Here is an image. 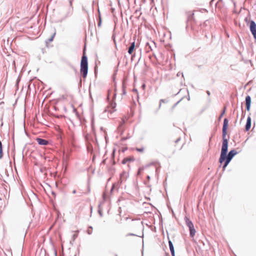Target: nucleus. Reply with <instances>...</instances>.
<instances>
[{
  "instance_id": "48",
  "label": "nucleus",
  "mask_w": 256,
  "mask_h": 256,
  "mask_svg": "<svg viewBox=\"0 0 256 256\" xmlns=\"http://www.w3.org/2000/svg\"><path fill=\"white\" fill-rule=\"evenodd\" d=\"M122 140H126V138H123Z\"/></svg>"
},
{
  "instance_id": "4",
  "label": "nucleus",
  "mask_w": 256,
  "mask_h": 256,
  "mask_svg": "<svg viewBox=\"0 0 256 256\" xmlns=\"http://www.w3.org/2000/svg\"><path fill=\"white\" fill-rule=\"evenodd\" d=\"M227 134V129H222V146H226L228 144V138H226Z\"/></svg>"
},
{
  "instance_id": "29",
  "label": "nucleus",
  "mask_w": 256,
  "mask_h": 256,
  "mask_svg": "<svg viewBox=\"0 0 256 256\" xmlns=\"http://www.w3.org/2000/svg\"><path fill=\"white\" fill-rule=\"evenodd\" d=\"M87 232L88 234H92V230H88Z\"/></svg>"
},
{
  "instance_id": "12",
  "label": "nucleus",
  "mask_w": 256,
  "mask_h": 256,
  "mask_svg": "<svg viewBox=\"0 0 256 256\" xmlns=\"http://www.w3.org/2000/svg\"><path fill=\"white\" fill-rule=\"evenodd\" d=\"M98 27H100L101 26V24H102V20L101 16H100V10L98 8Z\"/></svg>"
},
{
  "instance_id": "17",
  "label": "nucleus",
  "mask_w": 256,
  "mask_h": 256,
  "mask_svg": "<svg viewBox=\"0 0 256 256\" xmlns=\"http://www.w3.org/2000/svg\"><path fill=\"white\" fill-rule=\"evenodd\" d=\"M152 46H150L149 42H147L146 44V52H149L150 51H152Z\"/></svg>"
},
{
  "instance_id": "31",
  "label": "nucleus",
  "mask_w": 256,
  "mask_h": 256,
  "mask_svg": "<svg viewBox=\"0 0 256 256\" xmlns=\"http://www.w3.org/2000/svg\"><path fill=\"white\" fill-rule=\"evenodd\" d=\"M180 74L182 75V76H183V74L182 72H178V74H177V76H179Z\"/></svg>"
},
{
  "instance_id": "32",
  "label": "nucleus",
  "mask_w": 256,
  "mask_h": 256,
  "mask_svg": "<svg viewBox=\"0 0 256 256\" xmlns=\"http://www.w3.org/2000/svg\"><path fill=\"white\" fill-rule=\"evenodd\" d=\"M78 235L76 234H74L72 236L74 240L77 237Z\"/></svg>"
},
{
  "instance_id": "16",
  "label": "nucleus",
  "mask_w": 256,
  "mask_h": 256,
  "mask_svg": "<svg viewBox=\"0 0 256 256\" xmlns=\"http://www.w3.org/2000/svg\"><path fill=\"white\" fill-rule=\"evenodd\" d=\"M168 246H169L170 251L171 252V251L174 250L173 244H172V242L170 240L168 237Z\"/></svg>"
},
{
  "instance_id": "8",
  "label": "nucleus",
  "mask_w": 256,
  "mask_h": 256,
  "mask_svg": "<svg viewBox=\"0 0 256 256\" xmlns=\"http://www.w3.org/2000/svg\"><path fill=\"white\" fill-rule=\"evenodd\" d=\"M184 219L186 222V224L188 228H190L191 227L194 226L192 222L190 220V218L186 216Z\"/></svg>"
},
{
  "instance_id": "24",
  "label": "nucleus",
  "mask_w": 256,
  "mask_h": 256,
  "mask_svg": "<svg viewBox=\"0 0 256 256\" xmlns=\"http://www.w3.org/2000/svg\"><path fill=\"white\" fill-rule=\"evenodd\" d=\"M115 188V184H112V186L111 188V189H110V193L112 194V192L113 190H114V189Z\"/></svg>"
},
{
  "instance_id": "40",
  "label": "nucleus",
  "mask_w": 256,
  "mask_h": 256,
  "mask_svg": "<svg viewBox=\"0 0 256 256\" xmlns=\"http://www.w3.org/2000/svg\"><path fill=\"white\" fill-rule=\"evenodd\" d=\"M142 86L144 89L145 88V86H146L145 84H143Z\"/></svg>"
},
{
  "instance_id": "30",
  "label": "nucleus",
  "mask_w": 256,
  "mask_h": 256,
  "mask_svg": "<svg viewBox=\"0 0 256 256\" xmlns=\"http://www.w3.org/2000/svg\"><path fill=\"white\" fill-rule=\"evenodd\" d=\"M171 252V254L172 256H175V252H174V251H171L170 252Z\"/></svg>"
},
{
  "instance_id": "7",
  "label": "nucleus",
  "mask_w": 256,
  "mask_h": 256,
  "mask_svg": "<svg viewBox=\"0 0 256 256\" xmlns=\"http://www.w3.org/2000/svg\"><path fill=\"white\" fill-rule=\"evenodd\" d=\"M252 125V120L250 116H248L246 120V124L245 126V130L248 132L250 130Z\"/></svg>"
},
{
  "instance_id": "20",
  "label": "nucleus",
  "mask_w": 256,
  "mask_h": 256,
  "mask_svg": "<svg viewBox=\"0 0 256 256\" xmlns=\"http://www.w3.org/2000/svg\"><path fill=\"white\" fill-rule=\"evenodd\" d=\"M168 102V101L166 100L161 99L160 100V104H159V106H158V108H160L161 104H162V102L165 103V102Z\"/></svg>"
},
{
  "instance_id": "43",
  "label": "nucleus",
  "mask_w": 256,
  "mask_h": 256,
  "mask_svg": "<svg viewBox=\"0 0 256 256\" xmlns=\"http://www.w3.org/2000/svg\"><path fill=\"white\" fill-rule=\"evenodd\" d=\"M140 170H141V168H139L138 171V174H140Z\"/></svg>"
},
{
  "instance_id": "9",
  "label": "nucleus",
  "mask_w": 256,
  "mask_h": 256,
  "mask_svg": "<svg viewBox=\"0 0 256 256\" xmlns=\"http://www.w3.org/2000/svg\"><path fill=\"white\" fill-rule=\"evenodd\" d=\"M135 41L134 40V42L131 43L130 46L128 48V52L130 54H132V52H134L135 48Z\"/></svg>"
},
{
  "instance_id": "14",
  "label": "nucleus",
  "mask_w": 256,
  "mask_h": 256,
  "mask_svg": "<svg viewBox=\"0 0 256 256\" xmlns=\"http://www.w3.org/2000/svg\"><path fill=\"white\" fill-rule=\"evenodd\" d=\"M228 118H225L224 120L222 128L228 130Z\"/></svg>"
},
{
  "instance_id": "25",
  "label": "nucleus",
  "mask_w": 256,
  "mask_h": 256,
  "mask_svg": "<svg viewBox=\"0 0 256 256\" xmlns=\"http://www.w3.org/2000/svg\"><path fill=\"white\" fill-rule=\"evenodd\" d=\"M137 236L134 234H132V233H128V234H126V236Z\"/></svg>"
},
{
  "instance_id": "10",
  "label": "nucleus",
  "mask_w": 256,
  "mask_h": 256,
  "mask_svg": "<svg viewBox=\"0 0 256 256\" xmlns=\"http://www.w3.org/2000/svg\"><path fill=\"white\" fill-rule=\"evenodd\" d=\"M56 30H54V32L53 33V34L52 35L50 38L46 40L45 42H46V45H48V43H50V42L53 41L54 38V36H56Z\"/></svg>"
},
{
  "instance_id": "44",
  "label": "nucleus",
  "mask_w": 256,
  "mask_h": 256,
  "mask_svg": "<svg viewBox=\"0 0 256 256\" xmlns=\"http://www.w3.org/2000/svg\"><path fill=\"white\" fill-rule=\"evenodd\" d=\"M146 178H147L148 180H150V176H147Z\"/></svg>"
},
{
  "instance_id": "36",
  "label": "nucleus",
  "mask_w": 256,
  "mask_h": 256,
  "mask_svg": "<svg viewBox=\"0 0 256 256\" xmlns=\"http://www.w3.org/2000/svg\"><path fill=\"white\" fill-rule=\"evenodd\" d=\"M206 93H207V94H208V96H210V91H208V90H207V91H206Z\"/></svg>"
},
{
  "instance_id": "49",
  "label": "nucleus",
  "mask_w": 256,
  "mask_h": 256,
  "mask_svg": "<svg viewBox=\"0 0 256 256\" xmlns=\"http://www.w3.org/2000/svg\"><path fill=\"white\" fill-rule=\"evenodd\" d=\"M241 108H242V106Z\"/></svg>"
},
{
  "instance_id": "6",
  "label": "nucleus",
  "mask_w": 256,
  "mask_h": 256,
  "mask_svg": "<svg viewBox=\"0 0 256 256\" xmlns=\"http://www.w3.org/2000/svg\"><path fill=\"white\" fill-rule=\"evenodd\" d=\"M36 141L40 145L46 146L48 144V140L40 138H37Z\"/></svg>"
},
{
  "instance_id": "51",
  "label": "nucleus",
  "mask_w": 256,
  "mask_h": 256,
  "mask_svg": "<svg viewBox=\"0 0 256 256\" xmlns=\"http://www.w3.org/2000/svg\"><path fill=\"white\" fill-rule=\"evenodd\" d=\"M116 256H118L117 255H116Z\"/></svg>"
},
{
  "instance_id": "21",
  "label": "nucleus",
  "mask_w": 256,
  "mask_h": 256,
  "mask_svg": "<svg viewBox=\"0 0 256 256\" xmlns=\"http://www.w3.org/2000/svg\"><path fill=\"white\" fill-rule=\"evenodd\" d=\"M129 161V159L128 158H124L122 160V164H126Z\"/></svg>"
},
{
  "instance_id": "26",
  "label": "nucleus",
  "mask_w": 256,
  "mask_h": 256,
  "mask_svg": "<svg viewBox=\"0 0 256 256\" xmlns=\"http://www.w3.org/2000/svg\"><path fill=\"white\" fill-rule=\"evenodd\" d=\"M122 92H123L124 94H126V90L124 88V83L122 84Z\"/></svg>"
},
{
  "instance_id": "27",
  "label": "nucleus",
  "mask_w": 256,
  "mask_h": 256,
  "mask_svg": "<svg viewBox=\"0 0 256 256\" xmlns=\"http://www.w3.org/2000/svg\"><path fill=\"white\" fill-rule=\"evenodd\" d=\"M98 214H100V216H102V210H101L99 209V210H98Z\"/></svg>"
},
{
  "instance_id": "15",
  "label": "nucleus",
  "mask_w": 256,
  "mask_h": 256,
  "mask_svg": "<svg viewBox=\"0 0 256 256\" xmlns=\"http://www.w3.org/2000/svg\"><path fill=\"white\" fill-rule=\"evenodd\" d=\"M73 12V8L72 6H70L68 10L67 14L66 15V18L72 15Z\"/></svg>"
},
{
  "instance_id": "37",
  "label": "nucleus",
  "mask_w": 256,
  "mask_h": 256,
  "mask_svg": "<svg viewBox=\"0 0 256 256\" xmlns=\"http://www.w3.org/2000/svg\"><path fill=\"white\" fill-rule=\"evenodd\" d=\"M4 172L7 175V176H8V170H4Z\"/></svg>"
},
{
  "instance_id": "22",
  "label": "nucleus",
  "mask_w": 256,
  "mask_h": 256,
  "mask_svg": "<svg viewBox=\"0 0 256 256\" xmlns=\"http://www.w3.org/2000/svg\"><path fill=\"white\" fill-rule=\"evenodd\" d=\"M136 151L138 152H142L144 150V148H136Z\"/></svg>"
},
{
  "instance_id": "42",
  "label": "nucleus",
  "mask_w": 256,
  "mask_h": 256,
  "mask_svg": "<svg viewBox=\"0 0 256 256\" xmlns=\"http://www.w3.org/2000/svg\"><path fill=\"white\" fill-rule=\"evenodd\" d=\"M116 97V93H114V98H115Z\"/></svg>"
},
{
  "instance_id": "18",
  "label": "nucleus",
  "mask_w": 256,
  "mask_h": 256,
  "mask_svg": "<svg viewBox=\"0 0 256 256\" xmlns=\"http://www.w3.org/2000/svg\"><path fill=\"white\" fill-rule=\"evenodd\" d=\"M108 171L110 172V174L113 175L114 172V168L112 166L108 168Z\"/></svg>"
},
{
  "instance_id": "34",
  "label": "nucleus",
  "mask_w": 256,
  "mask_h": 256,
  "mask_svg": "<svg viewBox=\"0 0 256 256\" xmlns=\"http://www.w3.org/2000/svg\"><path fill=\"white\" fill-rule=\"evenodd\" d=\"M129 161H134V158H128Z\"/></svg>"
},
{
  "instance_id": "5",
  "label": "nucleus",
  "mask_w": 256,
  "mask_h": 256,
  "mask_svg": "<svg viewBox=\"0 0 256 256\" xmlns=\"http://www.w3.org/2000/svg\"><path fill=\"white\" fill-rule=\"evenodd\" d=\"M246 110L248 111H249L250 110V106H251V97L250 96L248 95L246 96Z\"/></svg>"
},
{
  "instance_id": "19",
  "label": "nucleus",
  "mask_w": 256,
  "mask_h": 256,
  "mask_svg": "<svg viewBox=\"0 0 256 256\" xmlns=\"http://www.w3.org/2000/svg\"><path fill=\"white\" fill-rule=\"evenodd\" d=\"M226 106H224V110H222L220 116H219V118H218L219 120H220V119L222 118V116L226 112Z\"/></svg>"
},
{
  "instance_id": "11",
  "label": "nucleus",
  "mask_w": 256,
  "mask_h": 256,
  "mask_svg": "<svg viewBox=\"0 0 256 256\" xmlns=\"http://www.w3.org/2000/svg\"><path fill=\"white\" fill-rule=\"evenodd\" d=\"M188 228L190 231V236L191 238H193L196 232L194 226Z\"/></svg>"
},
{
  "instance_id": "13",
  "label": "nucleus",
  "mask_w": 256,
  "mask_h": 256,
  "mask_svg": "<svg viewBox=\"0 0 256 256\" xmlns=\"http://www.w3.org/2000/svg\"><path fill=\"white\" fill-rule=\"evenodd\" d=\"M194 18V14L189 12L187 13V21L192 20Z\"/></svg>"
},
{
  "instance_id": "3",
  "label": "nucleus",
  "mask_w": 256,
  "mask_h": 256,
  "mask_svg": "<svg viewBox=\"0 0 256 256\" xmlns=\"http://www.w3.org/2000/svg\"><path fill=\"white\" fill-rule=\"evenodd\" d=\"M250 29L254 38L256 40V24L254 20L250 22Z\"/></svg>"
},
{
  "instance_id": "35",
  "label": "nucleus",
  "mask_w": 256,
  "mask_h": 256,
  "mask_svg": "<svg viewBox=\"0 0 256 256\" xmlns=\"http://www.w3.org/2000/svg\"><path fill=\"white\" fill-rule=\"evenodd\" d=\"M20 80V78H19V77H18V79H17V80H16V84H17L19 82Z\"/></svg>"
},
{
  "instance_id": "41",
  "label": "nucleus",
  "mask_w": 256,
  "mask_h": 256,
  "mask_svg": "<svg viewBox=\"0 0 256 256\" xmlns=\"http://www.w3.org/2000/svg\"><path fill=\"white\" fill-rule=\"evenodd\" d=\"M76 193V190H74L72 191V194H75Z\"/></svg>"
},
{
  "instance_id": "23",
  "label": "nucleus",
  "mask_w": 256,
  "mask_h": 256,
  "mask_svg": "<svg viewBox=\"0 0 256 256\" xmlns=\"http://www.w3.org/2000/svg\"><path fill=\"white\" fill-rule=\"evenodd\" d=\"M110 106L112 108H114L116 106V103L115 102H111Z\"/></svg>"
},
{
  "instance_id": "2",
  "label": "nucleus",
  "mask_w": 256,
  "mask_h": 256,
  "mask_svg": "<svg viewBox=\"0 0 256 256\" xmlns=\"http://www.w3.org/2000/svg\"><path fill=\"white\" fill-rule=\"evenodd\" d=\"M88 68V58L85 52H84L82 57L80 64V73L82 76L84 78L87 76Z\"/></svg>"
},
{
  "instance_id": "38",
  "label": "nucleus",
  "mask_w": 256,
  "mask_h": 256,
  "mask_svg": "<svg viewBox=\"0 0 256 256\" xmlns=\"http://www.w3.org/2000/svg\"><path fill=\"white\" fill-rule=\"evenodd\" d=\"M133 90H134V92H136V93H138V90H137L136 89V88H134V89Z\"/></svg>"
},
{
  "instance_id": "47",
  "label": "nucleus",
  "mask_w": 256,
  "mask_h": 256,
  "mask_svg": "<svg viewBox=\"0 0 256 256\" xmlns=\"http://www.w3.org/2000/svg\"><path fill=\"white\" fill-rule=\"evenodd\" d=\"M110 180V178H109L108 179V182H109V181Z\"/></svg>"
},
{
  "instance_id": "33",
  "label": "nucleus",
  "mask_w": 256,
  "mask_h": 256,
  "mask_svg": "<svg viewBox=\"0 0 256 256\" xmlns=\"http://www.w3.org/2000/svg\"><path fill=\"white\" fill-rule=\"evenodd\" d=\"M180 138H178L176 141H175V142L176 143H178L180 140Z\"/></svg>"
},
{
  "instance_id": "39",
  "label": "nucleus",
  "mask_w": 256,
  "mask_h": 256,
  "mask_svg": "<svg viewBox=\"0 0 256 256\" xmlns=\"http://www.w3.org/2000/svg\"><path fill=\"white\" fill-rule=\"evenodd\" d=\"M178 102H179V101H178V102L176 103V104H174V106H173V107H174H174H175V106L178 104Z\"/></svg>"
},
{
  "instance_id": "50",
  "label": "nucleus",
  "mask_w": 256,
  "mask_h": 256,
  "mask_svg": "<svg viewBox=\"0 0 256 256\" xmlns=\"http://www.w3.org/2000/svg\"><path fill=\"white\" fill-rule=\"evenodd\" d=\"M108 98L109 100V96H108Z\"/></svg>"
},
{
  "instance_id": "45",
  "label": "nucleus",
  "mask_w": 256,
  "mask_h": 256,
  "mask_svg": "<svg viewBox=\"0 0 256 256\" xmlns=\"http://www.w3.org/2000/svg\"><path fill=\"white\" fill-rule=\"evenodd\" d=\"M105 162H106V160H103L102 161V164H104V163H105Z\"/></svg>"
},
{
  "instance_id": "1",
  "label": "nucleus",
  "mask_w": 256,
  "mask_h": 256,
  "mask_svg": "<svg viewBox=\"0 0 256 256\" xmlns=\"http://www.w3.org/2000/svg\"><path fill=\"white\" fill-rule=\"evenodd\" d=\"M228 145L222 146L221 152L218 162L220 164V166H221V164L224 162L222 166L223 171L225 170L226 167L230 162L232 158L238 154V152L235 149L230 150L228 153Z\"/></svg>"
},
{
  "instance_id": "46",
  "label": "nucleus",
  "mask_w": 256,
  "mask_h": 256,
  "mask_svg": "<svg viewBox=\"0 0 256 256\" xmlns=\"http://www.w3.org/2000/svg\"><path fill=\"white\" fill-rule=\"evenodd\" d=\"M88 228H91L92 230V226H89V227H88Z\"/></svg>"
},
{
  "instance_id": "28",
  "label": "nucleus",
  "mask_w": 256,
  "mask_h": 256,
  "mask_svg": "<svg viewBox=\"0 0 256 256\" xmlns=\"http://www.w3.org/2000/svg\"><path fill=\"white\" fill-rule=\"evenodd\" d=\"M102 198H104V200H106V194L105 193H104L103 194H102Z\"/></svg>"
}]
</instances>
